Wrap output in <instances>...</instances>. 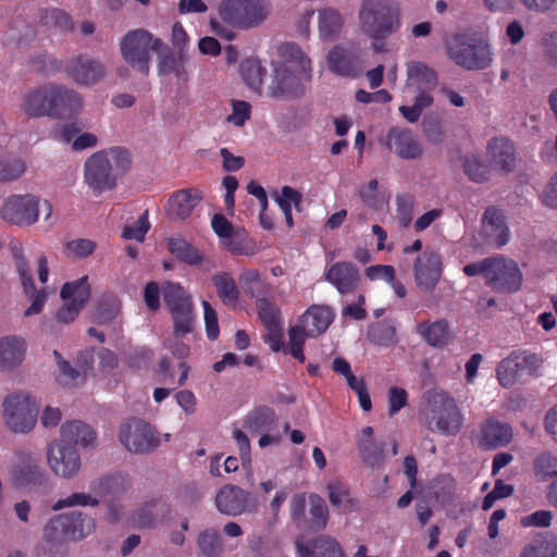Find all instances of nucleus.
Masks as SVG:
<instances>
[{"label": "nucleus", "instance_id": "nucleus-18", "mask_svg": "<svg viewBox=\"0 0 557 557\" xmlns=\"http://www.w3.org/2000/svg\"><path fill=\"white\" fill-rule=\"evenodd\" d=\"M512 430L508 424L488 419L482 423L475 440L481 448L495 449L507 446L512 441Z\"/></svg>", "mask_w": 557, "mask_h": 557}, {"label": "nucleus", "instance_id": "nucleus-60", "mask_svg": "<svg viewBox=\"0 0 557 557\" xmlns=\"http://www.w3.org/2000/svg\"><path fill=\"white\" fill-rule=\"evenodd\" d=\"M201 305L203 307L207 336L210 339L214 341L218 338L220 334L216 311L210 306V304L207 300H202Z\"/></svg>", "mask_w": 557, "mask_h": 557}, {"label": "nucleus", "instance_id": "nucleus-9", "mask_svg": "<svg viewBox=\"0 0 557 557\" xmlns=\"http://www.w3.org/2000/svg\"><path fill=\"white\" fill-rule=\"evenodd\" d=\"M124 61L134 70L147 74L151 60L150 51L166 50L164 42L144 29L128 32L121 40Z\"/></svg>", "mask_w": 557, "mask_h": 557}, {"label": "nucleus", "instance_id": "nucleus-42", "mask_svg": "<svg viewBox=\"0 0 557 557\" xmlns=\"http://www.w3.org/2000/svg\"><path fill=\"white\" fill-rule=\"evenodd\" d=\"M330 503L343 511H351L357 508V500L350 496L348 488L341 482H332L327 485Z\"/></svg>", "mask_w": 557, "mask_h": 557}, {"label": "nucleus", "instance_id": "nucleus-26", "mask_svg": "<svg viewBox=\"0 0 557 557\" xmlns=\"http://www.w3.org/2000/svg\"><path fill=\"white\" fill-rule=\"evenodd\" d=\"M358 278V269L350 262H336L325 272V280L343 294L351 292Z\"/></svg>", "mask_w": 557, "mask_h": 557}, {"label": "nucleus", "instance_id": "nucleus-62", "mask_svg": "<svg viewBox=\"0 0 557 557\" xmlns=\"http://www.w3.org/2000/svg\"><path fill=\"white\" fill-rule=\"evenodd\" d=\"M175 400L180 408L187 414L191 416L197 410V398L191 391L183 389L175 394Z\"/></svg>", "mask_w": 557, "mask_h": 557}, {"label": "nucleus", "instance_id": "nucleus-57", "mask_svg": "<svg viewBox=\"0 0 557 557\" xmlns=\"http://www.w3.org/2000/svg\"><path fill=\"white\" fill-rule=\"evenodd\" d=\"M25 163L21 159L11 158L0 160V182L20 177L25 172Z\"/></svg>", "mask_w": 557, "mask_h": 557}, {"label": "nucleus", "instance_id": "nucleus-15", "mask_svg": "<svg viewBox=\"0 0 557 557\" xmlns=\"http://www.w3.org/2000/svg\"><path fill=\"white\" fill-rule=\"evenodd\" d=\"M59 85L47 84L27 91L22 110L32 117L58 116Z\"/></svg>", "mask_w": 557, "mask_h": 557}, {"label": "nucleus", "instance_id": "nucleus-45", "mask_svg": "<svg viewBox=\"0 0 557 557\" xmlns=\"http://www.w3.org/2000/svg\"><path fill=\"white\" fill-rule=\"evenodd\" d=\"M242 76L252 90H260L263 82V67L260 61L255 59L245 60L240 66Z\"/></svg>", "mask_w": 557, "mask_h": 557}, {"label": "nucleus", "instance_id": "nucleus-50", "mask_svg": "<svg viewBox=\"0 0 557 557\" xmlns=\"http://www.w3.org/2000/svg\"><path fill=\"white\" fill-rule=\"evenodd\" d=\"M257 308L258 315L265 329L282 325L281 310L277 306L267 299H260Z\"/></svg>", "mask_w": 557, "mask_h": 557}, {"label": "nucleus", "instance_id": "nucleus-41", "mask_svg": "<svg viewBox=\"0 0 557 557\" xmlns=\"http://www.w3.org/2000/svg\"><path fill=\"white\" fill-rule=\"evenodd\" d=\"M168 249L182 261L188 264H199L202 262V255L189 243L182 238H169Z\"/></svg>", "mask_w": 557, "mask_h": 557}, {"label": "nucleus", "instance_id": "nucleus-44", "mask_svg": "<svg viewBox=\"0 0 557 557\" xmlns=\"http://www.w3.org/2000/svg\"><path fill=\"white\" fill-rule=\"evenodd\" d=\"M200 552L209 557H216L223 552L221 535L214 530H205L197 540Z\"/></svg>", "mask_w": 557, "mask_h": 557}, {"label": "nucleus", "instance_id": "nucleus-30", "mask_svg": "<svg viewBox=\"0 0 557 557\" xmlns=\"http://www.w3.org/2000/svg\"><path fill=\"white\" fill-rule=\"evenodd\" d=\"M61 436L63 441L84 448L94 446L96 442V433L94 430L82 421H67L62 424Z\"/></svg>", "mask_w": 557, "mask_h": 557}, {"label": "nucleus", "instance_id": "nucleus-47", "mask_svg": "<svg viewBox=\"0 0 557 557\" xmlns=\"http://www.w3.org/2000/svg\"><path fill=\"white\" fill-rule=\"evenodd\" d=\"M67 515H57L52 517L44 528V539L47 542H60L66 539Z\"/></svg>", "mask_w": 557, "mask_h": 557}, {"label": "nucleus", "instance_id": "nucleus-46", "mask_svg": "<svg viewBox=\"0 0 557 557\" xmlns=\"http://www.w3.org/2000/svg\"><path fill=\"white\" fill-rule=\"evenodd\" d=\"M359 196L368 207L374 210H380L387 206L386 197L377 189L376 180H371L363 185L359 189Z\"/></svg>", "mask_w": 557, "mask_h": 557}, {"label": "nucleus", "instance_id": "nucleus-49", "mask_svg": "<svg viewBox=\"0 0 557 557\" xmlns=\"http://www.w3.org/2000/svg\"><path fill=\"white\" fill-rule=\"evenodd\" d=\"M174 323V336L182 337L190 333L195 324V315L193 313V306L171 312Z\"/></svg>", "mask_w": 557, "mask_h": 557}, {"label": "nucleus", "instance_id": "nucleus-20", "mask_svg": "<svg viewBox=\"0 0 557 557\" xmlns=\"http://www.w3.org/2000/svg\"><path fill=\"white\" fill-rule=\"evenodd\" d=\"M248 505V493L236 485L222 486L215 496L216 509L226 516H239L244 513Z\"/></svg>", "mask_w": 557, "mask_h": 557}, {"label": "nucleus", "instance_id": "nucleus-52", "mask_svg": "<svg viewBox=\"0 0 557 557\" xmlns=\"http://www.w3.org/2000/svg\"><path fill=\"white\" fill-rule=\"evenodd\" d=\"M98 505V499L92 497L89 494L86 493H73L65 498L57 500L54 504H52L51 509L53 511H59L63 508L67 507H95Z\"/></svg>", "mask_w": 557, "mask_h": 557}, {"label": "nucleus", "instance_id": "nucleus-2", "mask_svg": "<svg viewBox=\"0 0 557 557\" xmlns=\"http://www.w3.org/2000/svg\"><path fill=\"white\" fill-rule=\"evenodd\" d=\"M358 21L373 50L380 52L384 50L383 39L400 27V9L393 0H362Z\"/></svg>", "mask_w": 557, "mask_h": 557}, {"label": "nucleus", "instance_id": "nucleus-24", "mask_svg": "<svg viewBox=\"0 0 557 557\" xmlns=\"http://www.w3.org/2000/svg\"><path fill=\"white\" fill-rule=\"evenodd\" d=\"M201 199L202 193L197 188L178 190L168 200V214L172 219L184 220Z\"/></svg>", "mask_w": 557, "mask_h": 557}, {"label": "nucleus", "instance_id": "nucleus-25", "mask_svg": "<svg viewBox=\"0 0 557 557\" xmlns=\"http://www.w3.org/2000/svg\"><path fill=\"white\" fill-rule=\"evenodd\" d=\"M482 232L488 242L496 247H502L509 240V231L504 215L495 208H488L485 211L482 219Z\"/></svg>", "mask_w": 557, "mask_h": 557}, {"label": "nucleus", "instance_id": "nucleus-33", "mask_svg": "<svg viewBox=\"0 0 557 557\" xmlns=\"http://www.w3.org/2000/svg\"><path fill=\"white\" fill-rule=\"evenodd\" d=\"M67 518L69 522L65 525L69 540H82L95 530V520L81 511L67 513Z\"/></svg>", "mask_w": 557, "mask_h": 557}, {"label": "nucleus", "instance_id": "nucleus-58", "mask_svg": "<svg viewBox=\"0 0 557 557\" xmlns=\"http://www.w3.org/2000/svg\"><path fill=\"white\" fill-rule=\"evenodd\" d=\"M96 249V244L90 239L77 238L65 245L66 253L74 258L90 256Z\"/></svg>", "mask_w": 557, "mask_h": 557}, {"label": "nucleus", "instance_id": "nucleus-36", "mask_svg": "<svg viewBox=\"0 0 557 557\" xmlns=\"http://www.w3.org/2000/svg\"><path fill=\"white\" fill-rule=\"evenodd\" d=\"M246 428L250 433L272 432L277 428L275 413L268 408L255 410L246 420Z\"/></svg>", "mask_w": 557, "mask_h": 557}, {"label": "nucleus", "instance_id": "nucleus-5", "mask_svg": "<svg viewBox=\"0 0 557 557\" xmlns=\"http://www.w3.org/2000/svg\"><path fill=\"white\" fill-rule=\"evenodd\" d=\"M468 276L481 275L486 285L498 293H515L523 283V275L516 261L497 256L463 267Z\"/></svg>", "mask_w": 557, "mask_h": 557}, {"label": "nucleus", "instance_id": "nucleus-10", "mask_svg": "<svg viewBox=\"0 0 557 557\" xmlns=\"http://www.w3.org/2000/svg\"><path fill=\"white\" fill-rule=\"evenodd\" d=\"M447 54L457 65L467 70H483L493 61L491 46L481 39L456 36L447 44Z\"/></svg>", "mask_w": 557, "mask_h": 557}, {"label": "nucleus", "instance_id": "nucleus-61", "mask_svg": "<svg viewBox=\"0 0 557 557\" xmlns=\"http://www.w3.org/2000/svg\"><path fill=\"white\" fill-rule=\"evenodd\" d=\"M239 284L240 286L249 293L251 296H255L257 289L262 285L261 274L257 270H246L239 275Z\"/></svg>", "mask_w": 557, "mask_h": 557}, {"label": "nucleus", "instance_id": "nucleus-13", "mask_svg": "<svg viewBox=\"0 0 557 557\" xmlns=\"http://www.w3.org/2000/svg\"><path fill=\"white\" fill-rule=\"evenodd\" d=\"M46 462L50 471L62 480L76 478L83 466L78 451L63 441H54L48 445Z\"/></svg>", "mask_w": 557, "mask_h": 557}, {"label": "nucleus", "instance_id": "nucleus-12", "mask_svg": "<svg viewBox=\"0 0 557 557\" xmlns=\"http://www.w3.org/2000/svg\"><path fill=\"white\" fill-rule=\"evenodd\" d=\"M170 437L169 433L157 434L149 423L139 419L127 420L119 430L120 443L132 453H147Z\"/></svg>", "mask_w": 557, "mask_h": 557}, {"label": "nucleus", "instance_id": "nucleus-40", "mask_svg": "<svg viewBox=\"0 0 557 557\" xmlns=\"http://www.w3.org/2000/svg\"><path fill=\"white\" fill-rule=\"evenodd\" d=\"M60 98L58 99V116L75 115L84 107L83 98L76 91L59 85Z\"/></svg>", "mask_w": 557, "mask_h": 557}, {"label": "nucleus", "instance_id": "nucleus-55", "mask_svg": "<svg viewBox=\"0 0 557 557\" xmlns=\"http://www.w3.org/2000/svg\"><path fill=\"white\" fill-rule=\"evenodd\" d=\"M327 64L331 71L341 75H346L350 71L349 58L342 47H335L329 52Z\"/></svg>", "mask_w": 557, "mask_h": 557}, {"label": "nucleus", "instance_id": "nucleus-48", "mask_svg": "<svg viewBox=\"0 0 557 557\" xmlns=\"http://www.w3.org/2000/svg\"><path fill=\"white\" fill-rule=\"evenodd\" d=\"M24 294L30 302V305L24 311V317L28 318L39 314L44 310L46 300L49 295V288L44 286L40 289H36L34 284L29 289L24 290Z\"/></svg>", "mask_w": 557, "mask_h": 557}, {"label": "nucleus", "instance_id": "nucleus-31", "mask_svg": "<svg viewBox=\"0 0 557 557\" xmlns=\"http://www.w3.org/2000/svg\"><path fill=\"white\" fill-rule=\"evenodd\" d=\"M53 356L57 362V382L64 387H75L84 383L88 374V366H81V370L77 367L73 368L63 357L58 352L53 351Z\"/></svg>", "mask_w": 557, "mask_h": 557}, {"label": "nucleus", "instance_id": "nucleus-39", "mask_svg": "<svg viewBox=\"0 0 557 557\" xmlns=\"http://www.w3.org/2000/svg\"><path fill=\"white\" fill-rule=\"evenodd\" d=\"M533 472L541 482L557 478V455L550 451L540 453L534 458Z\"/></svg>", "mask_w": 557, "mask_h": 557}, {"label": "nucleus", "instance_id": "nucleus-63", "mask_svg": "<svg viewBox=\"0 0 557 557\" xmlns=\"http://www.w3.org/2000/svg\"><path fill=\"white\" fill-rule=\"evenodd\" d=\"M553 515L548 510H537L521 519V524L528 527H548L552 523Z\"/></svg>", "mask_w": 557, "mask_h": 557}, {"label": "nucleus", "instance_id": "nucleus-27", "mask_svg": "<svg viewBox=\"0 0 557 557\" xmlns=\"http://www.w3.org/2000/svg\"><path fill=\"white\" fill-rule=\"evenodd\" d=\"M26 354V342L21 336L0 338V369L8 370L20 366Z\"/></svg>", "mask_w": 557, "mask_h": 557}, {"label": "nucleus", "instance_id": "nucleus-23", "mask_svg": "<svg viewBox=\"0 0 557 557\" xmlns=\"http://www.w3.org/2000/svg\"><path fill=\"white\" fill-rule=\"evenodd\" d=\"M388 148L401 159H417L422 154L418 139L408 131L393 128L386 137Z\"/></svg>", "mask_w": 557, "mask_h": 557}, {"label": "nucleus", "instance_id": "nucleus-7", "mask_svg": "<svg viewBox=\"0 0 557 557\" xmlns=\"http://www.w3.org/2000/svg\"><path fill=\"white\" fill-rule=\"evenodd\" d=\"M221 20L233 28L249 29L262 24L270 15V0H221Z\"/></svg>", "mask_w": 557, "mask_h": 557}, {"label": "nucleus", "instance_id": "nucleus-53", "mask_svg": "<svg viewBox=\"0 0 557 557\" xmlns=\"http://www.w3.org/2000/svg\"><path fill=\"white\" fill-rule=\"evenodd\" d=\"M149 228L150 223L148 220V212L145 211L135 222L127 224L124 227L122 237L125 239H135L139 243H143Z\"/></svg>", "mask_w": 557, "mask_h": 557}, {"label": "nucleus", "instance_id": "nucleus-28", "mask_svg": "<svg viewBox=\"0 0 557 557\" xmlns=\"http://www.w3.org/2000/svg\"><path fill=\"white\" fill-rule=\"evenodd\" d=\"M487 154L492 165L502 172H510L516 165L515 148L508 139L491 140L487 146Z\"/></svg>", "mask_w": 557, "mask_h": 557}, {"label": "nucleus", "instance_id": "nucleus-16", "mask_svg": "<svg viewBox=\"0 0 557 557\" xmlns=\"http://www.w3.org/2000/svg\"><path fill=\"white\" fill-rule=\"evenodd\" d=\"M443 273L442 257L438 251L425 249L413 263V275L417 286L432 293L440 282Z\"/></svg>", "mask_w": 557, "mask_h": 557}, {"label": "nucleus", "instance_id": "nucleus-54", "mask_svg": "<svg viewBox=\"0 0 557 557\" xmlns=\"http://www.w3.org/2000/svg\"><path fill=\"white\" fill-rule=\"evenodd\" d=\"M463 170L466 175L473 182H484L488 178V169L481 163L475 154L465 157Z\"/></svg>", "mask_w": 557, "mask_h": 557}, {"label": "nucleus", "instance_id": "nucleus-8", "mask_svg": "<svg viewBox=\"0 0 557 557\" xmlns=\"http://www.w3.org/2000/svg\"><path fill=\"white\" fill-rule=\"evenodd\" d=\"M40 211L44 212V220L50 222L52 205L49 200L29 194L13 195L4 200L0 214L10 224L30 226L39 220Z\"/></svg>", "mask_w": 557, "mask_h": 557}, {"label": "nucleus", "instance_id": "nucleus-22", "mask_svg": "<svg viewBox=\"0 0 557 557\" xmlns=\"http://www.w3.org/2000/svg\"><path fill=\"white\" fill-rule=\"evenodd\" d=\"M417 334L431 347L438 348L453 341V334L447 320L421 321L416 326Z\"/></svg>", "mask_w": 557, "mask_h": 557}, {"label": "nucleus", "instance_id": "nucleus-51", "mask_svg": "<svg viewBox=\"0 0 557 557\" xmlns=\"http://www.w3.org/2000/svg\"><path fill=\"white\" fill-rule=\"evenodd\" d=\"M251 116V106L244 100L231 101V113L226 116V122L236 127H243Z\"/></svg>", "mask_w": 557, "mask_h": 557}, {"label": "nucleus", "instance_id": "nucleus-3", "mask_svg": "<svg viewBox=\"0 0 557 557\" xmlns=\"http://www.w3.org/2000/svg\"><path fill=\"white\" fill-rule=\"evenodd\" d=\"M131 165L129 153L121 148L98 151L84 163V183L99 195L113 188L116 177Z\"/></svg>", "mask_w": 557, "mask_h": 557}, {"label": "nucleus", "instance_id": "nucleus-43", "mask_svg": "<svg viewBox=\"0 0 557 557\" xmlns=\"http://www.w3.org/2000/svg\"><path fill=\"white\" fill-rule=\"evenodd\" d=\"M519 557H557V545L545 537H535L522 547Z\"/></svg>", "mask_w": 557, "mask_h": 557}, {"label": "nucleus", "instance_id": "nucleus-19", "mask_svg": "<svg viewBox=\"0 0 557 557\" xmlns=\"http://www.w3.org/2000/svg\"><path fill=\"white\" fill-rule=\"evenodd\" d=\"M67 73L77 85L91 86L104 76L106 70L99 61L81 55L70 62Z\"/></svg>", "mask_w": 557, "mask_h": 557}, {"label": "nucleus", "instance_id": "nucleus-59", "mask_svg": "<svg viewBox=\"0 0 557 557\" xmlns=\"http://www.w3.org/2000/svg\"><path fill=\"white\" fill-rule=\"evenodd\" d=\"M388 414L392 417L397 413L401 408L407 406L408 394L407 392L397 386H391L388 388Z\"/></svg>", "mask_w": 557, "mask_h": 557}, {"label": "nucleus", "instance_id": "nucleus-1", "mask_svg": "<svg viewBox=\"0 0 557 557\" xmlns=\"http://www.w3.org/2000/svg\"><path fill=\"white\" fill-rule=\"evenodd\" d=\"M269 92L275 98L297 97L311 78L310 58L295 44L280 45L271 60Z\"/></svg>", "mask_w": 557, "mask_h": 557}, {"label": "nucleus", "instance_id": "nucleus-56", "mask_svg": "<svg viewBox=\"0 0 557 557\" xmlns=\"http://www.w3.org/2000/svg\"><path fill=\"white\" fill-rule=\"evenodd\" d=\"M272 196L282 211L297 208L301 202V194L290 186H283L280 193H274Z\"/></svg>", "mask_w": 557, "mask_h": 557}, {"label": "nucleus", "instance_id": "nucleus-34", "mask_svg": "<svg viewBox=\"0 0 557 557\" xmlns=\"http://www.w3.org/2000/svg\"><path fill=\"white\" fill-rule=\"evenodd\" d=\"M329 520V510L324 500L315 495L310 494L308 496V511L307 519L304 520V524L315 529H324Z\"/></svg>", "mask_w": 557, "mask_h": 557}, {"label": "nucleus", "instance_id": "nucleus-14", "mask_svg": "<svg viewBox=\"0 0 557 557\" xmlns=\"http://www.w3.org/2000/svg\"><path fill=\"white\" fill-rule=\"evenodd\" d=\"M211 226L219 237L220 245L232 255L251 256L256 252L255 245L245 231L235 228L222 214H214Z\"/></svg>", "mask_w": 557, "mask_h": 557}, {"label": "nucleus", "instance_id": "nucleus-29", "mask_svg": "<svg viewBox=\"0 0 557 557\" xmlns=\"http://www.w3.org/2000/svg\"><path fill=\"white\" fill-rule=\"evenodd\" d=\"M437 85L436 73L422 62L407 63L406 87L409 90H433Z\"/></svg>", "mask_w": 557, "mask_h": 557}, {"label": "nucleus", "instance_id": "nucleus-35", "mask_svg": "<svg viewBox=\"0 0 557 557\" xmlns=\"http://www.w3.org/2000/svg\"><path fill=\"white\" fill-rule=\"evenodd\" d=\"M162 295L170 312L182 310L193 306L190 296L177 283L165 282L162 285Z\"/></svg>", "mask_w": 557, "mask_h": 557}, {"label": "nucleus", "instance_id": "nucleus-32", "mask_svg": "<svg viewBox=\"0 0 557 557\" xmlns=\"http://www.w3.org/2000/svg\"><path fill=\"white\" fill-rule=\"evenodd\" d=\"M216 294L222 302L235 308L239 305V290L234 278L226 272H220L211 277Z\"/></svg>", "mask_w": 557, "mask_h": 557}, {"label": "nucleus", "instance_id": "nucleus-37", "mask_svg": "<svg viewBox=\"0 0 557 557\" xmlns=\"http://www.w3.org/2000/svg\"><path fill=\"white\" fill-rule=\"evenodd\" d=\"M89 297L90 288L87 276L66 283L61 289V298L77 305L79 308H83L86 305Z\"/></svg>", "mask_w": 557, "mask_h": 557}, {"label": "nucleus", "instance_id": "nucleus-38", "mask_svg": "<svg viewBox=\"0 0 557 557\" xmlns=\"http://www.w3.org/2000/svg\"><path fill=\"white\" fill-rule=\"evenodd\" d=\"M343 18L341 14L332 9H324L319 12V36L323 40H331L341 33Z\"/></svg>", "mask_w": 557, "mask_h": 557}, {"label": "nucleus", "instance_id": "nucleus-11", "mask_svg": "<svg viewBox=\"0 0 557 557\" xmlns=\"http://www.w3.org/2000/svg\"><path fill=\"white\" fill-rule=\"evenodd\" d=\"M38 407L27 394L16 393L3 401V419L5 425L14 433H26L37 422Z\"/></svg>", "mask_w": 557, "mask_h": 557}, {"label": "nucleus", "instance_id": "nucleus-4", "mask_svg": "<svg viewBox=\"0 0 557 557\" xmlns=\"http://www.w3.org/2000/svg\"><path fill=\"white\" fill-rule=\"evenodd\" d=\"M422 414L431 432L456 436L463 428L465 417L456 399L443 389L429 391L424 395Z\"/></svg>", "mask_w": 557, "mask_h": 557}, {"label": "nucleus", "instance_id": "nucleus-64", "mask_svg": "<svg viewBox=\"0 0 557 557\" xmlns=\"http://www.w3.org/2000/svg\"><path fill=\"white\" fill-rule=\"evenodd\" d=\"M395 329L389 325H377L370 333L373 342L385 346L395 342Z\"/></svg>", "mask_w": 557, "mask_h": 557}, {"label": "nucleus", "instance_id": "nucleus-21", "mask_svg": "<svg viewBox=\"0 0 557 557\" xmlns=\"http://www.w3.org/2000/svg\"><path fill=\"white\" fill-rule=\"evenodd\" d=\"M541 363L542 361L536 355L510 356L497 367V379L504 387L512 386L521 368L530 366L536 370Z\"/></svg>", "mask_w": 557, "mask_h": 557}, {"label": "nucleus", "instance_id": "nucleus-6", "mask_svg": "<svg viewBox=\"0 0 557 557\" xmlns=\"http://www.w3.org/2000/svg\"><path fill=\"white\" fill-rule=\"evenodd\" d=\"M334 320V311L326 305L310 306L288 329V352L301 363L306 358L304 345L309 337H317L329 329Z\"/></svg>", "mask_w": 557, "mask_h": 557}, {"label": "nucleus", "instance_id": "nucleus-17", "mask_svg": "<svg viewBox=\"0 0 557 557\" xmlns=\"http://www.w3.org/2000/svg\"><path fill=\"white\" fill-rule=\"evenodd\" d=\"M296 550L300 557H346L341 544L325 534L312 540L298 539Z\"/></svg>", "mask_w": 557, "mask_h": 557}]
</instances>
